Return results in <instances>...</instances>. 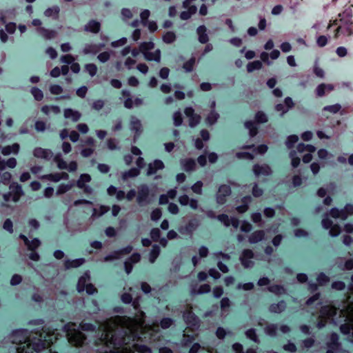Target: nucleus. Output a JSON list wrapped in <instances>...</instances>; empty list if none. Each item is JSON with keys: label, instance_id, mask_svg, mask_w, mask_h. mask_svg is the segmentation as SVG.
Returning <instances> with one entry per match:
<instances>
[{"label": "nucleus", "instance_id": "obj_1", "mask_svg": "<svg viewBox=\"0 0 353 353\" xmlns=\"http://www.w3.org/2000/svg\"><path fill=\"white\" fill-rule=\"evenodd\" d=\"M143 313L137 314L135 319L117 316L99 325L101 334L97 345H101L99 353H148L150 350L139 345L136 341L141 335H152L157 332V325H143Z\"/></svg>", "mask_w": 353, "mask_h": 353}, {"label": "nucleus", "instance_id": "obj_2", "mask_svg": "<svg viewBox=\"0 0 353 353\" xmlns=\"http://www.w3.org/2000/svg\"><path fill=\"white\" fill-rule=\"evenodd\" d=\"M57 334L50 330L29 336L27 330H16L12 334V341L18 345L17 353H32L50 346L57 340Z\"/></svg>", "mask_w": 353, "mask_h": 353}, {"label": "nucleus", "instance_id": "obj_3", "mask_svg": "<svg viewBox=\"0 0 353 353\" xmlns=\"http://www.w3.org/2000/svg\"><path fill=\"white\" fill-rule=\"evenodd\" d=\"M321 321L325 319H331L334 323L345 321V323L341 326V330L343 334H352L353 336V297H349L343 307L337 310L335 307L325 306L321 311ZM319 327L324 325L319 323Z\"/></svg>", "mask_w": 353, "mask_h": 353}, {"label": "nucleus", "instance_id": "obj_4", "mask_svg": "<svg viewBox=\"0 0 353 353\" xmlns=\"http://www.w3.org/2000/svg\"><path fill=\"white\" fill-rule=\"evenodd\" d=\"M316 150V148L310 144L299 143L296 147V150H292L290 152V157L292 161V165L294 168L297 167L300 163V158L296 156V153L303 154V161L309 163L312 159V154Z\"/></svg>", "mask_w": 353, "mask_h": 353}, {"label": "nucleus", "instance_id": "obj_5", "mask_svg": "<svg viewBox=\"0 0 353 353\" xmlns=\"http://www.w3.org/2000/svg\"><path fill=\"white\" fill-rule=\"evenodd\" d=\"M68 342L74 346H81L84 341L85 336L81 332L77 325L72 323L66 324L64 327Z\"/></svg>", "mask_w": 353, "mask_h": 353}, {"label": "nucleus", "instance_id": "obj_6", "mask_svg": "<svg viewBox=\"0 0 353 353\" xmlns=\"http://www.w3.org/2000/svg\"><path fill=\"white\" fill-rule=\"evenodd\" d=\"M154 43L152 42H145L141 45L140 51L143 54L145 59L148 61H160L161 52L157 49L153 50Z\"/></svg>", "mask_w": 353, "mask_h": 353}, {"label": "nucleus", "instance_id": "obj_7", "mask_svg": "<svg viewBox=\"0 0 353 353\" xmlns=\"http://www.w3.org/2000/svg\"><path fill=\"white\" fill-rule=\"evenodd\" d=\"M10 192L3 194L4 201L6 203H8L10 201L17 202L23 194L21 185L18 183H13L10 186Z\"/></svg>", "mask_w": 353, "mask_h": 353}, {"label": "nucleus", "instance_id": "obj_8", "mask_svg": "<svg viewBox=\"0 0 353 353\" xmlns=\"http://www.w3.org/2000/svg\"><path fill=\"white\" fill-rule=\"evenodd\" d=\"M90 276L88 274H85L80 277L77 283V290L79 292L85 290L87 294H93L97 290L96 288L89 283Z\"/></svg>", "mask_w": 353, "mask_h": 353}, {"label": "nucleus", "instance_id": "obj_9", "mask_svg": "<svg viewBox=\"0 0 353 353\" xmlns=\"http://www.w3.org/2000/svg\"><path fill=\"white\" fill-rule=\"evenodd\" d=\"M353 214V205L347 204L343 210H339L337 208H333L330 211V215L333 218L346 219L349 216Z\"/></svg>", "mask_w": 353, "mask_h": 353}, {"label": "nucleus", "instance_id": "obj_10", "mask_svg": "<svg viewBox=\"0 0 353 353\" xmlns=\"http://www.w3.org/2000/svg\"><path fill=\"white\" fill-rule=\"evenodd\" d=\"M131 53V55L128 57L125 60V65L130 69L136 63V57L139 54V52L137 50L133 49L130 51V48H125L121 51V54L123 57L127 56L129 53Z\"/></svg>", "mask_w": 353, "mask_h": 353}, {"label": "nucleus", "instance_id": "obj_11", "mask_svg": "<svg viewBox=\"0 0 353 353\" xmlns=\"http://www.w3.org/2000/svg\"><path fill=\"white\" fill-rule=\"evenodd\" d=\"M54 161L57 164V167L61 170H67L69 172H74L77 169V163L76 161H71L67 163L66 161L61 158L60 154H57L54 157Z\"/></svg>", "mask_w": 353, "mask_h": 353}, {"label": "nucleus", "instance_id": "obj_12", "mask_svg": "<svg viewBox=\"0 0 353 353\" xmlns=\"http://www.w3.org/2000/svg\"><path fill=\"white\" fill-rule=\"evenodd\" d=\"M91 180V177L88 174H83L80 176L79 180L77 181V187L80 189L83 190L85 193L90 194L92 192V189L87 185L86 183H89Z\"/></svg>", "mask_w": 353, "mask_h": 353}, {"label": "nucleus", "instance_id": "obj_13", "mask_svg": "<svg viewBox=\"0 0 353 353\" xmlns=\"http://www.w3.org/2000/svg\"><path fill=\"white\" fill-rule=\"evenodd\" d=\"M322 225L324 228H330V234L336 236L340 233V228L338 225H332V222L328 218H324L322 220Z\"/></svg>", "mask_w": 353, "mask_h": 353}, {"label": "nucleus", "instance_id": "obj_14", "mask_svg": "<svg viewBox=\"0 0 353 353\" xmlns=\"http://www.w3.org/2000/svg\"><path fill=\"white\" fill-rule=\"evenodd\" d=\"M230 188L229 186L223 185L220 186L217 195L216 200L218 203L223 204L225 202V197L230 194Z\"/></svg>", "mask_w": 353, "mask_h": 353}, {"label": "nucleus", "instance_id": "obj_15", "mask_svg": "<svg viewBox=\"0 0 353 353\" xmlns=\"http://www.w3.org/2000/svg\"><path fill=\"white\" fill-rule=\"evenodd\" d=\"M185 114L190 119L189 125L190 127H194L199 123L201 117L194 113V110L192 108H185Z\"/></svg>", "mask_w": 353, "mask_h": 353}, {"label": "nucleus", "instance_id": "obj_16", "mask_svg": "<svg viewBox=\"0 0 353 353\" xmlns=\"http://www.w3.org/2000/svg\"><path fill=\"white\" fill-rule=\"evenodd\" d=\"M179 201L182 205H190L192 209L196 210L198 208V201L196 199H190L187 195L181 196Z\"/></svg>", "mask_w": 353, "mask_h": 353}, {"label": "nucleus", "instance_id": "obj_17", "mask_svg": "<svg viewBox=\"0 0 353 353\" xmlns=\"http://www.w3.org/2000/svg\"><path fill=\"white\" fill-rule=\"evenodd\" d=\"M253 171L257 176L269 175L271 172L270 167L267 165H255Z\"/></svg>", "mask_w": 353, "mask_h": 353}, {"label": "nucleus", "instance_id": "obj_18", "mask_svg": "<svg viewBox=\"0 0 353 353\" xmlns=\"http://www.w3.org/2000/svg\"><path fill=\"white\" fill-rule=\"evenodd\" d=\"M34 156L37 158L50 159L52 157V152L47 149L37 148L34 150Z\"/></svg>", "mask_w": 353, "mask_h": 353}, {"label": "nucleus", "instance_id": "obj_19", "mask_svg": "<svg viewBox=\"0 0 353 353\" xmlns=\"http://www.w3.org/2000/svg\"><path fill=\"white\" fill-rule=\"evenodd\" d=\"M19 151V145L18 143H14L11 145H7L1 148V152L4 156H8L11 154H16Z\"/></svg>", "mask_w": 353, "mask_h": 353}, {"label": "nucleus", "instance_id": "obj_20", "mask_svg": "<svg viewBox=\"0 0 353 353\" xmlns=\"http://www.w3.org/2000/svg\"><path fill=\"white\" fill-rule=\"evenodd\" d=\"M164 168L163 163L160 160H156L152 163H150L147 172L148 175L154 174L157 170H162Z\"/></svg>", "mask_w": 353, "mask_h": 353}, {"label": "nucleus", "instance_id": "obj_21", "mask_svg": "<svg viewBox=\"0 0 353 353\" xmlns=\"http://www.w3.org/2000/svg\"><path fill=\"white\" fill-rule=\"evenodd\" d=\"M334 90V86L332 84L322 83L317 86L316 92L318 97L323 96L326 92H330Z\"/></svg>", "mask_w": 353, "mask_h": 353}, {"label": "nucleus", "instance_id": "obj_22", "mask_svg": "<svg viewBox=\"0 0 353 353\" xmlns=\"http://www.w3.org/2000/svg\"><path fill=\"white\" fill-rule=\"evenodd\" d=\"M218 219L224 223L225 225L229 226L232 225L234 228H237L239 225V221L234 218L229 219L227 215L222 214L218 216Z\"/></svg>", "mask_w": 353, "mask_h": 353}, {"label": "nucleus", "instance_id": "obj_23", "mask_svg": "<svg viewBox=\"0 0 353 353\" xmlns=\"http://www.w3.org/2000/svg\"><path fill=\"white\" fill-rule=\"evenodd\" d=\"M253 257V254L250 250H245L243 252L242 256L241 258V263L243 265L245 268H249L251 266L252 262L251 261H248V259H251Z\"/></svg>", "mask_w": 353, "mask_h": 353}, {"label": "nucleus", "instance_id": "obj_24", "mask_svg": "<svg viewBox=\"0 0 353 353\" xmlns=\"http://www.w3.org/2000/svg\"><path fill=\"white\" fill-rule=\"evenodd\" d=\"M64 117L65 119H71L72 121H77L80 119L81 114L78 111L66 109L64 111Z\"/></svg>", "mask_w": 353, "mask_h": 353}, {"label": "nucleus", "instance_id": "obj_25", "mask_svg": "<svg viewBox=\"0 0 353 353\" xmlns=\"http://www.w3.org/2000/svg\"><path fill=\"white\" fill-rule=\"evenodd\" d=\"M43 179H48V180L52 181L54 182H58L61 179H68V174L65 172H61L54 174H49L46 176H43L42 177Z\"/></svg>", "mask_w": 353, "mask_h": 353}, {"label": "nucleus", "instance_id": "obj_26", "mask_svg": "<svg viewBox=\"0 0 353 353\" xmlns=\"http://www.w3.org/2000/svg\"><path fill=\"white\" fill-rule=\"evenodd\" d=\"M20 237L24 241L26 245L28 246L30 250L36 249L40 245V241L37 239H34L31 241H29L28 238L23 234L20 235Z\"/></svg>", "mask_w": 353, "mask_h": 353}, {"label": "nucleus", "instance_id": "obj_27", "mask_svg": "<svg viewBox=\"0 0 353 353\" xmlns=\"http://www.w3.org/2000/svg\"><path fill=\"white\" fill-rule=\"evenodd\" d=\"M139 259L140 255L134 254L128 261L125 262V269L127 274H129L132 270V263L138 262Z\"/></svg>", "mask_w": 353, "mask_h": 353}, {"label": "nucleus", "instance_id": "obj_28", "mask_svg": "<svg viewBox=\"0 0 353 353\" xmlns=\"http://www.w3.org/2000/svg\"><path fill=\"white\" fill-rule=\"evenodd\" d=\"M187 10L183 11L181 13L180 17L183 20L188 19L196 12V7L195 6H189L186 8Z\"/></svg>", "mask_w": 353, "mask_h": 353}, {"label": "nucleus", "instance_id": "obj_29", "mask_svg": "<svg viewBox=\"0 0 353 353\" xmlns=\"http://www.w3.org/2000/svg\"><path fill=\"white\" fill-rule=\"evenodd\" d=\"M100 29V23L96 21H90L85 26V30L97 33Z\"/></svg>", "mask_w": 353, "mask_h": 353}, {"label": "nucleus", "instance_id": "obj_30", "mask_svg": "<svg viewBox=\"0 0 353 353\" xmlns=\"http://www.w3.org/2000/svg\"><path fill=\"white\" fill-rule=\"evenodd\" d=\"M38 32L45 39H51L55 37L56 32L54 30L40 28Z\"/></svg>", "mask_w": 353, "mask_h": 353}, {"label": "nucleus", "instance_id": "obj_31", "mask_svg": "<svg viewBox=\"0 0 353 353\" xmlns=\"http://www.w3.org/2000/svg\"><path fill=\"white\" fill-rule=\"evenodd\" d=\"M102 47H103V45H98V44L88 45L85 47L83 52L85 54H94L97 52H98L101 49Z\"/></svg>", "mask_w": 353, "mask_h": 353}, {"label": "nucleus", "instance_id": "obj_32", "mask_svg": "<svg viewBox=\"0 0 353 353\" xmlns=\"http://www.w3.org/2000/svg\"><path fill=\"white\" fill-rule=\"evenodd\" d=\"M132 248L131 246H128L126 247L123 250H121V251H119V252H114V253L107 256L105 258V261H110V260H112L114 259H117V258H119L120 257V254L123 252H125V254L127 253H129L132 251Z\"/></svg>", "mask_w": 353, "mask_h": 353}, {"label": "nucleus", "instance_id": "obj_33", "mask_svg": "<svg viewBox=\"0 0 353 353\" xmlns=\"http://www.w3.org/2000/svg\"><path fill=\"white\" fill-rule=\"evenodd\" d=\"M181 164L185 171H191L194 170L196 165L194 161L191 159L182 160L181 161Z\"/></svg>", "mask_w": 353, "mask_h": 353}, {"label": "nucleus", "instance_id": "obj_34", "mask_svg": "<svg viewBox=\"0 0 353 353\" xmlns=\"http://www.w3.org/2000/svg\"><path fill=\"white\" fill-rule=\"evenodd\" d=\"M42 112L47 114V115H51V114H57L60 113V108L57 106H43L41 109Z\"/></svg>", "mask_w": 353, "mask_h": 353}, {"label": "nucleus", "instance_id": "obj_35", "mask_svg": "<svg viewBox=\"0 0 353 353\" xmlns=\"http://www.w3.org/2000/svg\"><path fill=\"white\" fill-rule=\"evenodd\" d=\"M197 33L201 43H205L208 41V37L206 34V28L205 26H199L197 29Z\"/></svg>", "mask_w": 353, "mask_h": 353}, {"label": "nucleus", "instance_id": "obj_36", "mask_svg": "<svg viewBox=\"0 0 353 353\" xmlns=\"http://www.w3.org/2000/svg\"><path fill=\"white\" fill-rule=\"evenodd\" d=\"M264 232L262 230L256 231L252 233L249 239L251 243H256L263 239Z\"/></svg>", "mask_w": 353, "mask_h": 353}, {"label": "nucleus", "instance_id": "obj_37", "mask_svg": "<svg viewBox=\"0 0 353 353\" xmlns=\"http://www.w3.org/2000/svg\"><path fill=\"white\" fill-rule=\"evenodd\" d=\"M261 68L262 63L260 61H252L247 65V70L248 72H252L254 70H260Z\"/></svg>", "mask_w": 353, "mask_h": 353}, {"label": "nucleus", "instance_id": "obj_38", "mask_svg": "<svg viewBox=\"0 0 353 353\" xmlns=\"http://www.w3.org/2000/svg\"><path fill=\"white\" fill-rule=\"evenodd\" d=\"M176 192L175 190H171L168 192L167 195H161L159 199L160 204L168 203V198L173 199L175 197Z\"/></svg>", "mask_w": 353, "mask_h": 353}, {"label": "nucleus", "instance_id": "obj_39", "mask_svg": "<svg viewBox=\"0 0 353 353\" xmlns=\"http://www.w3.org/2000/svg\"><path fill=\"white\" fill-rule=\"evenodd\" d=\"M59 12V8L57 6H53L52 8H49L44 12V15L47 17H57L58 13Z\"/></svg>", "mask_w": 353, "mask_h": 353}, {"label": "nucleus", "instance_id": "obj_40", "mask_svg": "<svg viewBox=\"0 0 353 353\" xmlns=\"http://www.w3.org/2000/svg\"><path fill=\"white\" fill-rule=\"evenodd\" d=\"M184 319L186 323L190 325H195L196 324V318L191 312L185 313L184 314Z\"/></svg>", "mask_w": 353, "mask_h": 353}, {"label": "nucleus", "instance_id": "obj_41", "mask_svg": "<svg viewBox=\"0 0 353 353\" xmlns=\"http://www.w3.org/2000/svg\"><path fill=\"white\" fill-rule=\"evenodd\" d=\"M84 262L83 259H78L72 261H67L65 262V267L67 268H77L82 265Z\"/></svg>", "mask_w": 353, "mask_h": 353}, {"label": "nucleus", "instance_id": "obj_42", "mask_svg": "<svg viewBox=\"0 0 353 353\" xmlns=\"http://www.w3.org/2000/svg\"><path fill=\"white\" fill-rule=\"evenodd\" d=\"M148 188L146 186H143L139 190V195L137 197L138 202L141 204L145 200V198L148 195Z\"/></svg>", "mask_w": 353, "mask_h": 353}, {"label": "nucleus", "instance_id": "obj_43", "mask_svg": "<svg viewBox=\"0 0 353 353\" xmlns=\"http://www.w3.org/2000/svg\"><path fill=\"white\" fill-rule=\"evenodd\" d=\"M245 126L250 131V135L254 137L257 133V128L255 124L252 121H247L245 123Z\"/></svg>", "mask_w": 353, "mask_h": 353}, {"label": "nucleus", "instance_id": "obj_44", "mask_svg": "<svg viewBox=\"0 0 353 353\" xmlns=\"http://www.w3.org/2000/svg\"><path fill=\"white\" fill-rule=\"evenodd\" d=\"M218 118H219V114L216 112H215L214 111H212L208 115V117L206 118V122L209 125H212V124H214Z\"/></svg>", "mask_w": 353, "mask_h": 353}, {"label": "nucleus", "instance_id": "obj_45", "mask_svg": "<svg viewBox=\"0 0 353 353\" xmlns=\"http://www.w3.org/2000/svg\"><path fill=\"white\" fill-rule=\"evenodd\" d=\"M299 140V137L296 135L289 136L285 141V145L288 148H291L292 145L296 143Z\"/></svg>", "mask_w": 353, "mask_h": 353}, {"label": "nucleus", "instance_id": "obj_46", "mask_svg": "<svg viewBox=\"0 0 353 353\" xmlns=\"http://www.w3.org/2000/svg\"><path fill=\"white\" fill-rule=\"evenodd\" d=\"M175 34L172 32H168L163 37V41L167 43H170L173 42L175 40Z\"/></svg>", "mask_w": 353, "mask_h": 353}, {"label": "nucleus", "instance_id": "obj_47", "mask_svg": "<svg viewBox=\"0 0 353 353\" xmlns=\"http://www.w3.org/2000/svg\"><path fill=\"white\" fill-rule=\"evenodd\" d=\"M141 103V100L139 99H136L133 102L130 99H128L124 101V105L125 108H131L134 105H139Z\"/></svg>", "mask_w": 353, "mask_h": 353}, {"label": "nucleus", "instance_id": "obj_48", "mask_svg": "<svg viewBox=\"0 0 353 353\" xmlns=\"http://www.w3.org/2000/svg\"><path fill=\"white\" fill-rule=\"evenodd\" d=\"M255 120L259 123H263L268 121V117L263 112H258L256 114Z\"/></svg>", "mask_w": 353, "mask_h": 353}, {"label": "nucleus", "instance_id": "obj_49", "mask_svg": "<svg viewBox=\"0 0 353 353\" xmlns=\"http://www.w3.org/2000/svg\"><path fill=\"white\" fill-rule=\"evenodd\" d=\"M72 187V184H61L59 186L57 194H61L67 191L70 190L71 188Z\"/></svg>", "mask_w": 353, "mask_h": 353}, {"label": "nucleus", "instance_id": "obj_50", "mask_svg": "<svg viewBox=\"0 0 353 353\" xmlns=\"http://www.w3.org/2000/svg\"><path fill=\"white\" fill-rule=\"evenodd\" d=\"M139 172L137 169L132 168L130 170H129L128 172L123 173V179H127L130 177L136 176L139 174Z\"/></svg>", "mask_w": 353, "mask_h": 353}, {"label": "nucleus", "instance_id": "obj_51", "mask_svg": "<svg viewBox=\"0 0 353 353\" xmlns=\"http://www.w3.org/2000/svg\"><path fill=\"white\" fill-rule=\"evenodd\" d=\"M341 109V105L339 104H334L332 105L325 106L323 108V111H329L331 113H336Z\"/></svg>", "mask_w": 353, "mask_h": 353}, {"label": "nucleus", "instance_id": "obj_52", "mask_svg": "<svg viewBox=\"0 0 353 353\" xmlns=\"http://www.w3.org/2000/svg\"><path fill=\"white\" fill-rule=\"evenodd\" d=\"M85 70L91 77H93L97 73V68L94 64L90 63L85 65Z\"/></svg>", "mask_w": 353, "mask_h": 353}, {"label": "nucleus", "instance_id": "obj_53", "mask_svg": "<svg viewBox=\"0 0 353 353\" xmlns=\"http://www.w3.org/2000/svg\"><path fill=\"white\" fill-rule=\"evenodd\" d=\"M159 254V248L157 245L153 246L150 254V261L153 263Z\"/></svg>", "mask_w": 353, "mask_h": 353}, {"label": "nucleus", "instance_id": "obj_54", "mask_svg": "<svg viewBox=\"0 0 353 353\" xmlns=\"http://www.w3.org/2000/svg\"><path fill=\"white\" fill-rule=\"evenodd\" d=\"M236 157L240 159H252L254 154L248 152H236Z\"/></svg>", "mask_w": 353, "mask_h": 353}, {"label": "nucleus", "instance_id": "obj_55", "mask_svg": "<svg viewBox=\"0 0 353 353\" xmlns=\"http://www.w3.org/2000/svg\"><path fill=\"white\" fill-rule=\"evenodd\" d=\"M195 63V59L192 58L186 61L183 65V68L186 72H190L193 69V66Z\"/></svg>", "mask_w": 353, "mask_h": 353}, {"label": "nucleus", "instance_id": "obj_56", "mask_svg": "<svg viewBox=\"0 0 353 353\" xmlns=\"http://www.w3.org/2000/svg\"><path fill=\"white\" fill-rule=\"evenodd\" d=\"M12 227H13L12 221L10 219H7L3 223V229L5 230L8 231L9 233H12L13 232Z\"/></svg>", "mask_w": 353, "mask_h": 353}, {"label": "nucleus", "instance_id": "obj_57", "mask_svg": "<svg viewBox=\"0 0 353 353\" xmlns=\"http://www.w3.org/2000/svg\"><path fill=\"white\" fill-rule=\"evenodd\" d=\"M130 128L131 130H135L136 132H138L141 129V123L140 121L135 119L132 118L131 122H130Z\"/></svg>", "mask_w": 353, "mask_h": 353}, {"label": "nucleus", "instance_id": "obj_58", "mask_svg": "<svg viewBox=\"0 0 353 353\" xmlns=\"http://www.w3.org/2000/svg\"><path fill=\"white\" fill-rule=\"evenodd\" d=\"M203 183L201 181H197L192 186V190L198 194H201L202 192Z\"/></svg>", "mask_w": 353, "mask_h": 353}, {"label": "nucleus", "instance_id": "obj_59", "mask_svg": "<svg viewBox=\"0 0 353 353\" xmlns=\"http://www.w3.org/2000/svg\"><path fill=\"white\" fill-rule=\"evenodd\" d=\"M251 201V198L250 196L248 197H245L243 199V203H245V205H241V206H239L236 210L239 212H245L247 210H248V203Z\"/></svg>", "mask_w": 353, "mask_h": 353}, {"label": "nucleus", "instance_id": "obj_60", "mask_svg": "<svg viewBox=\"0 0 353 353\" xmlns=\"http://www.w3.org/2000/svg\"><path fill=\"white\" fill-rule=\"evenodd\" d=\"M31 92L34 99L37 101L41 100L43 97L42 91L38 88H34Z\"/></svg>", "mask_w": 353, "mask_h": 353}, {"label": "nucleus", "instance_id": "obj_61", "mask_svg": "<svg viewBox=\"0 0 353 353\" xmlns=\"http://www.w3.org/2000/svg\"><path fill=\"white\" fill-rule=\"evenodd\" d=\"M318 157L321 160L327 159L330 154L325 149H321L317 152Z\"/></svg>", "mask_w": 353, "mask_h": 353}, {"label": "nucleus", "instance_id": "obj_62", "mask_svg": "<svg viewBox=\"0 0 353 353\" xmlns=\"http://www.w3.org/2000/svg\"><path fill=\"white\" fill-rule=\"evenodd\" d=\"M173 119L175 125H180L182 123L181 114L179 112H175L173 115Z\"/></svg>", "mask_w": 353, "mask_h": 353}, {"label": "nucleus", "instance_id": "obj_63", "mask_svg": "<svg viewBox=\"0 0 353 353\" xmlns=\"http://www.w3.org/2000/svg\"><path fill=\"white\" fill-rule=\"evenodd\" d=\"M285 307V304L283 302H281L276 305H272L271 306V310L274 312H281Z\"/></svg>", "mask_w": 353, "mask_h": 353}, {"label": "nucleus", "instance_id": "obj_64", "mask_svg": "<svg viewBox=\"0 0 353 353\" xmlns=\"http://www.w3.org/2000/svg\"><path fill=\"white\" fill-rule=\"evenodd\" d=\"M316 43L319 47H323L327 43V38L325 36H320L317 38Z\"/></svg>", "mask_w": 353, "mask_h": 353}]
</instances>
